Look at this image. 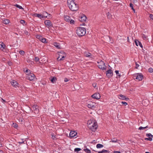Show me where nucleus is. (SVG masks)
Listing matches in <instances>:
<instances>
[{
    "label": "nucleus",
    "instance_id": "1",
    "mask_svg": "<svg viewBox=\"0 0 153 153\" xmlns=\"http://www.w3.org/2000/svg\"><path fill=\"white\" fill-rule=\"evenodd\" d=\"M67 5L70 10L73 11H77L78 9V6L75 3L73 0H67Z\"/></svg>",
    "mask_w": 153,
    "mask_h": 153
},
{
    "label": "nucleus",
    "instance_id": "2",
    "mask_svg": "<svg viewBox=\"0 0 153 153\" xmlns=\"http://www.w3.org/2000/svg\"><path fill=\"white\" fill-rule=\"evenodd\" d=\"M76 33L79 36H83L86 34L85 28L84 27H79L76 30Z\"/></svg>",
    "mask_w": 153,
    "mask_h": 153
},
{
    "label": "nucleus",
    "instance_id": "3",
    "mask_svg": "<svg viewBox=\"0 0 153 153\" xmlns=\"http://www.w3.org/2000/svg\"><path fill=\"white\" fill-rule=\"evenodd\" d=\"M57 54L58 55L57 58V60L58 61L64 60L66 56V53L63 51H61L60 52H58Z\"/></svg>",
    "mask_w": 153,
    "mask_h": 153
},
{
    "label": "nucleus",
    "instance_id": "4",
    "mask_svg": "<svg viewBox=\"0 0 153 153\" xmlns=\"http://www.w3.org/2000/svg\"><path fill=\"white\" fill-rule=\"evenodd\" d=\"M133 76L134 79L137 80L139 81L142 80L143 79V76L141 73L134 74Z\"/></svg>",
    "mask_w": 153,
    "mask_h": 153
},
{
    "label": "nucleus",
    "instance_id": "5",
    "mask_svg": "<svg viewBox=\"0 0 153 153\" xmlns=\"http://www.w3.org/2000/svg\"><path fill=\"white\" fill-rule=\"evenodd\" d=\"M64 20L67 22H70L71 24H74V21L73 19H71L70 17L67 15H64Z\"/></svg>",
    "mask_w": 153,
    "mask_h": 153
},
{
    "label": "nucleus",
    "instance_id": "6",
    "mask_svg": "<svg viewBox=\"0 0 153 153\" xmlns=\"http://www.w3.org/2000/svg\"><path fill=\"white\" fill-rule=\"evenodd\" d=\"M98 63L99 64L98 67L99 68L103 70L106 69V66L105 65V64L103 61L101 60L100 62H98Z\"/></svg>",
    "mask_w": 153,
    "mask_h": 153
},
{
    "label": "nucleus",
    "instance_id": "7",
    "mask_svg": "<svg viewBox=\"0 0 153 153\" xmlns=\"http://www.w3.org/2000/svg\"><path fill=\"white\" fill-rule=\"evenodd\" d=\"M89 127L90 128V129H91L92 131H94L98 127V125L97 123L95 121H94L92 125L89 126Z\"/></svg>",
    "mask_w": 153,
    "mask_h": 153
},
{
    "label": "nucleus",
    "instance_id": "8",
    "mask_svg": "<svg viewBox=\"0 0 153 153\" xmlns=\"http://www.w3.org/2000/svg\"><path fill=\"white\" fill-rule=\"evenodd\" d=\"M96 104V103L94 102L89 101L87 104V106L89 108L92 109L95 107Z\"/></svg>",
    "mask_w": 153,
    "mask_h": 153
},
{
    "label": "nucleus",
    "instance_id": "9",
    "mask_svg": "<svg viewBox=\"0 0 153 153\" xmlns=\"http://www.w3.org/2000/svg\"><path fill=\"white\" fill-rule=\"evenodd\" d=\"M27 78L31 81H33L36 79V77L33 74H28L27 76Z\"/></svg>",
    "mask_w": 153,
    "mask_h": 153
},
{
    "label": "nucleus",
    "instance_id": "10",
    "mask_svg": "<svg viewBox=\"0 0 153 153\" xmlns=\"http://www.w3.org/2000/svg\"><path fill=\"white\" fill-rule=\"evenodd\" d=\"M44 23L46 27L49 28V27H53V25L51 22L49 20H47L45 21Z\"/></svg>",
    "mask_w": 153,
    "mask_h": 153
},
{
    "label": "nucleus",
    "instance_id": "11",
    "mask_svg": "<svg viewBox=\"0 0 153 153\" xmlns=\"http://www.w3.org/2000/svg\"><path fill=\"white\" fill-rule=\"evenodd\" d=\"M33 110H34V113L36 114H37L39 112L38 106L35 105H33L32 106Z\"/></svg>",
    "mask_w": 153,
    "mask_h": 153
},
{
    "label": "nucleus",
    "instance_id": "12",
    "mask_svg": "<svg viewBox=\"0 0 153 153\" xmlns=\"http://www.w3.org/2000/svg\"><path fill=\"white\" fill-rule=\"evenodd\" d=\"M106 74L108 77H110L113 75L112 71L111 69H109L106 71Z\"/></svg>",
    "mask_w": 153,
    "mask_h": 153
},
{
    "label": "nucleus",
    "instance_id": "13",
    "mask_svg": "<svg viewBox=\"0 0 153 153\" xmlns=\"http://www.w3.org/2000/svg\"><path fill=\"white\" fill-rule=\"evenodd\" d=\"M91 97L95 99H99L100 98V94L98 93H96L91 96Z\"/></svg>",
    "mask_w": 153,
    "mask_h": 153
},
{
    "label": "nucleus",
    "instance_id": "14",
    "mask_svg": "<svg viewBox=\"0 0 153 153\" xmlns=\"http://www.w3.org/2000/svg\"><path fill=\"white\" fill-rule=\"evenodd\" d=\"M86 16L85 15H83L79 17V20L81 22H84L86 21Z\"/></svg>",
    "mask_w": 153,
    "mask_h": 153
},
{
    "label": "nucleus",
    "instance_id": "15",
    "mask_svg": "<svg viewBox=\"0 0 153 153\" xmlns=\"http://www.w3.org/2000/svg\"><path fill=\"white\" fill-rule=\"evenodd\" d=\"M11 85L13 87L16 88L18 86V83L16 81L13 80L10 82Z\"/></svg>",
    "mask_w": 153,
    "mask_h": 153
},
{
    "label": "nucleus",
    "instance_id": "16",
    "mask_svg": "<svg viewBox=\"0 0 153 153\" xmlns=\"http://www.w3.org/2000/svg\"><path fill=\"white\" fill-rule=\"evenodd\" d=\"M77 133L74 131H71L69 134V136L70 137H73L75 136Z\"/></svg>",
    "mask_w": 153,
    "mask_h": 153
},
{
    "label": "nucleus",
    "instance_id": "17",
    "mask_svg": "<svg viewBox=\"0 0 153 153\" xmlns=\"http://www.w3.org/2000/svg\"><path fill=\"white\" fill-rule=\"evenodd\" d=\"M118 97L120 99L122 100H127L128 99V98H126V97L124 95L122 94H120L118 95Z\"/></svg>",
    "mask_w": 153,
    "mask_h": 153
},
{
    "label": "nucleus",
    "instance_id": "18",
    "mask_svg": "<svg viewBox=\"0 0 153 153\" xmlns=\"http://www.w3.org/2000/svg\"><path fill=\"white\" fill-rule=\"evenodd\" d=\"M135 42L136 45L137 46L139 45V46L141 48H143V45L141 43L137 40H135Z\"/></svg>",
    "mask_w": 153,
    "mask_h": 153
},
{
    "label": "nucleus",
    "instance_id": "19",
    "mask_svg": "<svg viewBox=\"0 0 153 153\" xmlns=\"http://www.w3.org/2000/svg\"><path fill=\"white\" fill-rule=\"evenodd\" d=\"M7 148L9 150H13L14 149V146H13L11 144H9L7 145Z\"/></svg>",
    "mask_w": 153,
    "mask_h": 153
},
{
    "label": "nucleus",
    "instance_id": "20",
    "mask_svg": "<svg viewBox=\"0 0 153 153\" xmlns=\"http://www.w3.org/2000/svg\"><path fill=\"white\" fill-rule=\"evenodd\" d=\"M34 16L35 17H38L40 19L43 18L45 17V16H43L40 14L35 13L34 14Z\"/></svg>",
    "mask_w": 153,
    "mask_h": 153
},
{
    "label": "nucleus",
    "instance_id": "21",
    "mask_svg": "<svg viewBox=\"0 0 153 153\" xmlns=\"http://www.w3.org/2000/svg\"><path fill=\"white\" fill-rule=\"evenodd\" d=\"M53 45L58 49H59L61 48L60 44L56 42H54L53 43Z\"/></svg>",
    "mask_w": 153,
    "mask_h": 153
},
{
    "label": "nucleus",
    "instance_id": "22",
    "mask_svg": "<svg viewBox=\"0 0 153 153\" xmlns=\"http://www.w3.org/2000/svg\"><path fill=\"white\" fill-rule=\"evenodd\" d=\"M84 55L86 57H89V58H91V53L88 52H85L84 53Z\"/></svg>",
    "mask_w": 153,
    "mask_h": 153
},
{
    "label": "nucleus",
    "instance_id": "23",
    "mask_svg": "<svg viewBox=\"0 0 153 153\" xmlns=\"http://www.w3.org/2000/svg\"><path fill=\"white\" fill-rule=\"evenodd\" d=\"M6 46V45H5L4 44V43L2 42H0V49L1 50H3L4 49V48Z\"/></svg>",
    "mask_w": 153,
    "mask_h": 153
},
{
    "label": "nucleus",
    "instance_id": "24",
    "mask_svg": "<svg viewBox=\"0 0 153 153\" xmlns=\"http://www.w3.org/2000/svg\"><path fill=\"white\" fill-rule=\"evenodd\" d=\"M39 39L43 43H46L47 42L46 41V39L42 37L41 36H39Z\"/></svg>",
    "mask_w": 153,
    "mask_h": 153
},
{
    "label": "nucleus",
    "instance_id": "25",
    "mask_svg": "<svg viewBox=\"0 0 153 153\" xmlns=\"http://www.w3.org/2000/svg\"><path fill=\"white\" fill-rule=\"evenodd\" d=\"M117 2H115V6H118L119 5H120L121 6L123 5L122 4H123V2L120 0L117 1Z\"/></svg>",
    "mask_w": 153,
    "mask_h": 153
},
{
    "label": "nucleus",
    "instance_id": "26",
    "mask_svg": "<svg viewBox=\"0 0 153 153\" xmlns=\"http://www.w3.org/2000/svg\"><path fill=\"white\" fill-rule=\"evenodd\" d=\"M93 151L96 152H97L98 153H108V150L105 149H103L102 151L98 152L95 151L94 150H93Z\"/></svg>",
    "mask_w": 153,
    "mask_h": 153
},
{
    "label": "nucleus",
    "instance_id": "27",
    "mask_svg": "<svg viewBox=\"0 0 153 153\" xmlns=\"http://www.w3.org/2000/svg\"><path fill=\"white\" fill-rule=\"evenodd\" d=\"M94 121L93 120H89L87 122V124L88 125V126H90L91 125V124H93Z\"/></svg>",
    "mask_w": 153,
    "mask_h": 153
},
{
    "label": "nucleus",
    "instance_id": "28",
    "mask_svg": "<svg viewBox=\"0 0 153 153\" xmlns=\"http://www.w3.org/2000/svg\"><path fill=\"white\" fill-rule=\"evenodd\" d=\"M115 73L116 74V75H117L116 78H120L121 76V75L119 73V71H115Z\"/></svg>",
    "mask_w": 153,
    "mask_h": 153
},
{
    "label": "nucleus",
    "instance_id": "29",
    "mask_svg": "<svg viewBox=\"0 0 153 153\" xmlns=\"http://www.w3.org/2000/svg\"><path fill=\"white\" fill-rule=\"evenodd\" d=\"M10 21L8 19H5L3 21V23L5 24H7L9 23Z\"/></svg>",
    "mask_w": 153,
    "mask_h": 153
},
{
    "label": "nucleus",
    "instance_id": "30",
    "mask_svg": "<svg viewBox=\"0 0 153 153\" xmlns=\"http://www.w3.org/2000/svg\"><path fill=\"white\" fill-rule=\"evenodd\" d=\"M103 147V146L100 144H97L96 145V147L97 149L101 148H102Z\"/></svg>",
    "mask_w": 153,
    "mask_h": 153
},
{
    "label": "nucleus",
    "instance_id": "31",
    "mask_svg": "<svg viewBox=\"0 0 153 153\" xmlns=\"http://www.w3.org/2000/svg\"><path fill=\"white\" fill-rule=\"evenodd\" d=\"M56 78L55 77H53L51 79V81L53 83H54L56 80Z\"/></svg>",
    "mask_w": 153,
    "mask_h": 153
},
{
    "label": "nucleus",
    "instance_id": "32",
    "mask_svg": "<svg viewBox=\"0 0 153 153\" xmlns=\"http://www.w3.org/2000/svg\"><path fill=\"white\" fill-rule=\"evenodd\" d=\"M84 150L86 153H91L90 150L87 148L84 149Z\"/></svg>",
    "mask_w": 153,
    "mask_h": 153
},
{
    "label": "nucleus",
    "instance_id": "33",
    "mask_svg": "<svg viewBox=\"0 0 153 153\" xmlns=\"http://www.w3.org/2000/svg\"><path fill=\"white\" fill-rule=\"evenodd\" d=\"M14 6L15 7H16L18 8H19V9H23V8H22V7L21 6L19 5V4H16Z\"/></svg>",
    "mask_w": 153,
    "mask_h": 153
},
{
    "label": "nucleus",
    "instance_id": "34",
    "mask_svg": "<svg viewBox=\"0 0 153 153\" xmlns=\"http://www.w3.org/2000/svg\"><path fill=\"white\" fill-rule=\"evenodd\" d=\"M81 150V149L79 148H76L74 149V151L75 152L78 153L79 151Z\"/></svg>",
    "mask_w": 153,
    "mask_h": 153
},
{
    "label": "nucleus",
    "instance_id": "35",
    "mask_svg": "<svg viewBox=\"0 0 153 153\" xmlns=\"http://www.w3.org/2000/svg\"><path fill=\"white\" fill-rule=\"evenodd\" d=\"M148 126H146L144 127L140 126V127H139L138 129L139 130H141L143 129H144L148 128Z\"/></svg>",
    "mask_w": 153,
    "mask_h": 153
},
{
    "label": "nucleus",
    "instance_id": "36",
    "mask_svg": "<svg viewBox=\"0 0 153 153\" xmlns=\"http://www.w3.org/2000/svg\"><path fill=\"white\" fill-rule=\"evenodd\" d=\"M12 126L15 128H17L18 127V125L16 123H13Z\"/></svg>",
    "mask_w": 153,
    "mask_h": 153
},
{
    "label": "nucleus",
    "instance_id": "37",
    "mask_svg": "<svg viewBox=\"0 0 153 153\" xmlns=\"http://www.w3.org/2000/svg\"><path fill=\"white\" fill-rule=\"evenodd\" d=\"M142 37L144 40H146L147 38V36L144 34L142 35Z\"/></svg>",
    "mask_w": 153,
    "mask_h": 153
},
{
    "label": "nucleus",
    "instance_id": "38",
    "mask_svg": "<svg viewBox=\"0 0 153 153\" xmlns=\"http://www.w3.org/2000/svg\"><path fill=\"white\" fill-rule=\"evenodd\" d=\"M145 140H149L151 141L152 140V137H149L148 138H145Z\"/></svg>",
    "mask_w": 153,
    "mask_h": 153
},
{
    "label": "nucleus",
    "instance_id": "39",
    "mask_svg": "<svg viewBox=\"0 0 153 153\" xmlns=\"http://www.w3.org/2000/svg\"><path fill=\"white\" fill-rule=\"evenodd\" d=\"M148 71L150 73H152L153 72V69L152 68H150L148 69Z\"/></svg>",
    "mask_w": 153,
    "mask_h": 153
},
{
    "label": "nucleus",
    "instance_id": "40",
    "mask_svg": "<svg viewBox=\"0 0 153 153\" xmlns=\"http://www.w3.org/2000/svg\"><path fill=\"white\" fill-rule=\"evenodd\" d=\"M19 52V53L21 55H24L25 54V52L23 51H20Z\"/></svg>",
    "mask_w": 153,
    "mask_h": 153
},
{
    "label": "nucleus",
    "instance_id": "41",
    "mask_svg": "<svg viewBox=\"0 0 153 153\" xmlns=\"http://www.w3.org/2000/svg\"><path fill=\"white\" fill-rule=\"evenodd\" d=\"M24 33L26 35H29V32L26 30L24 31Z\"/></svg>",
    "mask_w": 153,
    "mask_h": 153
},
{
    "label": "nucleus",
    "instance_id": "42",
    "mask_svg": "<svg viewBox=\"0 0 153 153\" xmlns=\"http://www.w3.org/2000/svg\"><path fill=\"white\" fill-rule=\"evenodd\" d=\"M52 138L54 140L56 138V136L54 134L52 135Z\"/></svg>",
    "mask_w": 153,
    "mask_h": 153
},
{
    "label": "nucleus",
    "instance_id": "43",
    "mask_svg": "<svg viewBox=\"0 0 153 153\" xmlns=\"http://www.w3.org/2000/svg\"><path fill=\"white\" fill-rule=\"evenodd\" d=\"M20 23L21 24H23L25 23V21L23 20H21L20 21Z\"/></svg>",
    "mask_w": 153,
    "mask_h": 153
},
{
    "label": "nucleus",
    "instance_id": "44",
    "mask_svg": "<svg viewBox=\"0 0 153 153\" xmlns=\"http://www.w3.org/2000/svg\"><path fill=\"white\" fill-rule=\"evenodd\" d=\"M129 5L130 7L132 9H134L133 7V4H132V3H130Z\"/></svg>",
    "mask_w": 153,
    "mask_h": 153
},
{
    "label": "nucleus",
    "instance_id": "45",
    "mask_svg": "<svg viewBox=\"0 0 153 153\" xmlns=\"http://www.w3.org/2000/svg\"><path fill=\"white\" fill-rule=\"evenodd\" d=\"M34 60L36 62H38L39 61V59L38 57H36L35 58Z\"/></svg>",
    "mask_w": 153,
    "mask_h": 153
},
{
    "label": "nucleus",
    "instance_id": "46",
    "mask_svg": "<svg viewBox=\"0 0 153 153\" xmlns=\"http://www.w3.org/2000/svg\"><path fill=\"white\" fill-rule=\"evenodd\" d=\"M135 65H136V67L135 68L137 69L138 67H139V65L138 64L137 62H135Z\"/></svg>",
    "mask_w": 153,
    "mask_h": 153
},
{
    "label": "nucleus",
    "instance_id": "47",
    "mask_svg": "<svg viewBox=\"0 0 153 153\" xmlns=\"http://www.w3.org/2000/svg\"><path fill=\"white\" fill-rule=\"evenodd\" d=\"M149 17L150 18L153 20V15L152 14H150L149 15Z\"/></svg>",
    "mask_w": 153,
    "mask_h": 153
},
{
    "label": "nucleus",
    "instance_id": "48",
    "mask_svg": "<svg viewBox=\"0 0 153 153\" xmlns=\"http://www.w3.org/2000/svg\"><path fill=\"white\" fill-rule=\"evenodd\" d=\"M69 81V79L66 78H65L64 79V82H67Z\"/></svg>",
    "mask_w": 153,
    "mask_h": 153
},
{
    "label": "nucleus",
    "instance_id": "49",
    "mask_svg": "<svg viewBox=\"0 0 153 153\" xmlns=\"http://www.w3.org/2000/svg\"><path fill=\"white\" fill-rule=\"evenodd\" d=\"M146 136L147 137H150L152 136V134L151 133L146 134Z\"/></svg>",
    "mask_w": 153,
    "mask_h": 153
},
{
    "label": "nucleus",
    "instance_id": "50",
    "mask_svg": "<svg viewBox=\"0 0 153 153\" xmlns=\"http://www.w3.org/2000/svg\"><path fill=\"white\" fill-rule=\"evenodd\" d=\"M122 104H124L125 105H127V103L126 102H121Z\"/></svg>",
    "mask_w": 153,
    "mask_h": 153
},
{
    "label": "nucleus",
    "instance_id": "51",
    "mask_svg": "<svg viewBox=\"0 0 153 153\" xmlns=\"http://www.w3.org/2000/svg\"><path fill=\"white\" fill-rule=\"evenodd\" d=\"M18 143H19V145H20L22 144L25 143L23 141L22 142H18Z\"/></svg>",
    "mask_w": 153,
    "mask_h": 153
},
{
    "label": "nucleus",
    "instance_id": "52",
    "mask_svg": "<svg viewBox=\"0 0 153 153\" xmlns=\"http://www.w3.org/2000/svg\"><path fill=\"white\" fill-rule=\"evenodd\" d=\"M120 141L118 140H115V143H118L119 144H120Z\"/></svg>",
    "mask_w": 153,
    "mask_h": 153
},
{
    "label": "nucleus",
    "instance_id": "53",
    "mask_svg": "<svg viewBox=\"0 0 153 153\" xmlns=\"http://www.w3.org/2000/svg\"><path fill=\"white\" fill-rule=\"evenodd\" d=\"M30 70L27 69V70H25V72L26 73H27L28 72H30Z\"/></svg>",
    "mask_w": 153,
    "mask_h": 153
},
{
    "label": "nucleus",
    "instance_id": "54",
    "mask_svg": "<svg viewBox=\"0 0 153 153\" xmlns=\"http://www.w3.org/2000/svg\"><path fill=\"white\" fill-rule=\"evenodd\" d=\"M115 60H117V62H119V60H120V59H119V58H115Z\"/></svg>",
    "mask_w": 153,
    "mask_h": 153
},
{
    "label": "nucleus",
    "instance_id": "55",
    "mask_svg": "<svg viewBox=\"0 0 153 153\" xmlns=\"http://www.w3.org/2000/svg\"><path fill=\"white\" fill-rule=\"evenodd\" d=\"M8 65L10 66L12 64V63L11 62H8Z\"/></svg>",
    "mask_w": 153,
    "mask_h": 153
},
{
    "label": "nucleus",
    "instance_id": "56",
    "mask_svg": "<svg viewBox=\"0 0 153 153\" xmlns=\"http://www.w3.org/2000/svg\"><path fill=\"white\" fill-rule=\"evenodd\" d=\"M110 142H115V140H111L110 141Z\"/></svg>",
    "mask_w": 153,
    "mask_h": 153
},
{
    "label": "nucleus",
    "instance_id": "57",
    "mask_svg": "<svg viewBox=\"0 0 153 153\" xmlns=\"http://www.w3.org/2000/svg\"><path fill=\"white\" fill-rule=\"evenodd\" d=\"M0 153H4V152L3 151L0 150Z\"/></svg>",
    "mask_w": 153,
    "mask_h": 153
},
{
    "label": "nucleus",
    "instance_id": "58",
    "mask_svg": "<svg viewBox=\"0 0 153 153\" xmlns=\"http://www.w3.org/2000/svg\"><path fill=\"white\" fill-rule=\"evenodd\" d=\"M2 102H6V101H5L4 100H3V99H2Z\"/></svg>",
    "mask_w": 153,
    "mask_h": 153
},
{
    "label": "nucleus",
    "instance_id": "59",
    "mask_svg": "<svg viewBox=\"0 0 153 153\" xmlns=\"http://www.w3.org/2000/svg\"><path fill=\"white\" fill-rule=\"evenodd\" d=\"M127 41L129 42V37H127Z\"/></svg>",
    "mask_w": 153,
    "mask_h": 153
},
{
    "label": "nucleus",
    "instance_id": "60",
    "mask_svg": "<svg viewBox=\"0 0 153 153\" xmlns=\"http://www.w3.org/2000/svg\"><path fill=\"white\" fill-rule=\"evenodd\" d=\"M132 10H133V11L134 12V13H135V10L134 9H133Z\"/></svg>",
    "mask_w": 153,
    "mask_h": 153
},
{
    "label": "nucleus",
    "instance_id": "61",
    "mask_svg": "<svg viewBox=\"0 0 153 153\" xmlns=\"http://www.w3.org/2000/svg\"><path fill=\"white\" fill-rule=\"evenodd\" d=\"M145 153H150L149 152H145Z\"/></svg>",
    "mask_w": 153,
    "mask_h": 153
},
{
    "label": "nucleus",
    "instance_id": "62",
    "mask_svg": "<svg viewBox=\"0 0 153 153\" xmlns=\"http://www.w3.org/2000/svg\"><path fill=\"white\" fill-rule=\"evenodd\" d=\"M82 25H85V23H83L82 24Z\"/></svg>",
    "mask_w": 153,
    "mask_h": 153
},
{
    "label": "nucleus",
    "instance_id": "63",
    "mask_svg": "<svg viewBox=\"0 0 153 153\" xmlns=\"http://www.w3.org/2000/svg\"><path fill=\"white\" fill-rule=\"evenodd\" d=\"M0 147H2V144H0Z\"/></svg>",
    "mask_w": 153,
    "mask_h": 153
},
{
    "label": "nucleus",
    "instance_id": "64",
    "mask_svg": "<svg viewBox=\"0 0 153 153\" xmlns=\"http://www.w3.org/2000/svg\"><path fill=\"white\" fill-rule=\"evenodd\" d=\"M152 136H151V137H153V135H152Z\"/></svg>",
    "mask_w": 153,
    "mask_h": 153
}]
</instances>
